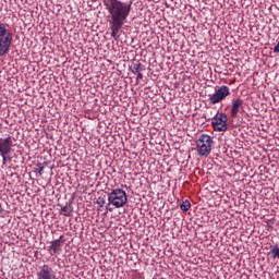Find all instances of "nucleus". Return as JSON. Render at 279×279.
I'll return each instance as SVG.
<instances>
[{
	"label": "nucleus",
	"instance_id": "20",
	"mask_svg": "<svg viewBox=\"0 0 279 279\" xmlns=\"http://www.w3.org/2000/svg\"><path fill=\"white\" fill-rule=\"evenodd\" d=\"M62 279H71V272L69 270H64Z\"/></svg>",
	"mask_w": 279,
	"mask_h": 279
},
{
	"label": "nucleus",
	"instance_id": "11",
	"mask_svg": "<svg viewBox=\"0 0 279 279\" xmlns=\"http://www.w3.org/2000/svg\"><path fill=\"white\" fill-rule=\"evenodd\" d=\"M5 36H12V33L8 31L5 24L0 23V38H5Z\"/></svg>",
	"mask_w": 279,
	"mask_h": 279
},
{
	"label": "nucleus",
	"instance_id": "3",
	"mask_svg": "<svg viewBox=\"0 0 279 279\" xmlns=\"http://www.w3.org/2000/svg\"><path fill=\"white\" fill-rule=\"evenodd\" d=\"M108 202L114 208H123L128 204V193L122 189H114L108 194Z\"/></svg>",
	"mask_w": 279,
	"mask_h": 279
},
{
	"label": "nucleus",
	"instance_id": "13",
	"mask_svg": "<svg viewBox=\"0 0 279 279\" xmlns=\"http://www.w3.org/2000/svg\"><path fill=\"white\" fill-rule=\"evenodd\" d=\"M45 171V163H37L35 168L36 178H40Z\"/></svg>",
	"mask_w": 279,
	"mask_h": 279
},
{
	"label": "nucleus",
	"instance_id": "1",
	"mask_svg": "<svg viewBox=\"0 0 279 279\" xmlns=\"http://www.w3.org/2000/svg\"><path fill=\"white\" fill-rule=\"evenodd\" d=\"M106 10L109 12L108 23L111 29V37L114 40L121 38V29L128 23L130 12H132V3L121 0H102Z\"/></svg>",
	"mask_w": 279,
	"mask_h": 279
},
{
	"label": "nucleus",
	"instance_id": "16",
	"mask_svg": "<svg viewBox=\"0 0 279 279\" xmlns=\"http://www.w3.org/2000/svg\"><path fill=\"white\" fill-rule=\"evenodd\" d=\"M96 204H97L100 208H104V206H106V198L102 197V196H99V197L96 199Z\"/></svg>",
	"mask_w": 279,
	"mask_h": 279
},
{
	"label": "nucleus",
	"instance_id": "7",
	"mask_svg": "<svg viewBox=\"0 0 279 279\" xmlns=\"http://www.w3.org/2000/svg\"><path fill=\"white\" fill-rule=\"evenodd\" d=\"M13 35H7L0 38V58L10 53V47H12Z\"/></svg>",
	"mask_w": 279,
	"mask_h": 279
},
{
	"label": "nucleus",
	"instance_id": "19",
	"mask_svg": "<svg viewBox=\"0 0 279 279\" xmlns=\"http://www.w3.org/2000/svg\"><path fill=\"white\" fill-rule=\"evenodd\" d=\"M1 157H2V165H5L8 160L9 162L12 161V157H8V155L1 156Z\"/></svg>",
	"mask_w": 279,
	"mask_h": 279
},
{
	"label": "nucleus",
	"instance_id": "10",
	"mask_svg": "<svg viewBox=\"0 0 279 279\" xmlns=\"http://www.w3.org/2000/svg\"><path fill=\"white\" fill-rule=\"evenodd\" d=\"M243 111V100L241 98L233 99L231 106V117L232 119H236L239 112Z\"/></svg>",
	"mask_w": 279,
	"mask_h": 279
},
{
	"label": "nucleus",
	"instance_id": "21",
	"mask_svg": "<svg viewBox=\"0 0 279 279\" xmlns=\"http://www.w3.org/2000/svg\"><path fill=\"white\" fill-rule=\"evenodd\" d=\"M137 77H136V82L138 83L140 80H143V73L138 72L136 73Z\"/></svg>",
	"mask_w": 279,
	"mask_h": 279
},
{
	"label": "nucleus",
	"instance_id": "17",
	"mask_svg": "<svg viewBox=\"0 0 279 279\" xmlns=\"http://www.w3.org/2000/svg\"><path fill=\"white\" fill-rule=\"evenodd\" d=\"M270 254H271L272 258H279V246L271 248Z\"/></svg>",
	"mask_w": 279,
	"mask_h": 279
},
{
	"label": "nucleus",
	"instance_id": "22",
	"mask_svg": "<svg viewBox=\"0 0 279 279\" xmlns=\"http://www.w3.org/2000/svg\"><path fill=\"white\" fill-rule=\"evenodd\" d=\"M274 53H279V41H278V44L274 47Z\"/></svg>",
	"mask_w": 279,
	"mask_h": 279
},
{
	"label": "nucleus",
	"instance_id": "23",
	"mask_svg": "<svg viewBox=\"0 0 279 279\" xmlns=\"http://www.w3.org/2000/svg\"><path fill=\"white\" fill-rule=\"evenodd\" d=\"M0 217H3V206L0 204Z\"/></svg>",
	"mask_w": 279,
	"mask_h": 279
},
{
	"label": "nucleus",
	"instance_id": "6",
	"mask_svg": "<svg viewBox=\"0 0 279 279\" xmlns=\"http://www.w3.org/2000/svg\"><path fill=\"white\" fill-rule=\"evenodd\" d=\"M12 147H14L12 136L0 137V156H10L12 154Z\"/></svg>",
	"mask_w": 279,
	"mask_h": 279
},
{
	"label": "nucleus",
	"instance_id": "14",
	"mask_svg": "<svg viewBox=\"0 0 279 279\" xmlns=\"http://www.w3.org/2000/svg\"><path fill=\"white\" fill-rule=\"evenodd\" d=\"M180 209H181L183 213H189V210H191V202L184 201V202L181 204Z\"/></svg>",
	"mask_w": 279,
	"mask_h": 279
},
{
	"label": "nucleus",
	"instance_id": "12",
	"mask_svg": "<svg viewBox=\"0 0 279 279\" xmlns=\"http://www.w3.org/2000/svg\"><path fill=\"white\" fill-rule=\"evenodd\" d=\"M131 69L134 75H136V73H141L142 71H145V68H143V64L141 62L134 63Z\"/></svg>",
	"mask_w": 279,
	"mask_h": 279
},
{
	"label": "nucleus",
	"instance_id": "9",
	"mask_svg": "<svg viewBox=\"0 0 279 279\" xmlns=\"http://www.w3.org/2000/svg\"><path fill=\"white\" fill-rule=\"evenodd\" d=\"M63 246L64 242H62V236L60 238V240L52 241L48 250L50 256H57V254H60V252H62Z\"/></svg>",
	"mask_w": 279,
	"mask_h": 279
},
{
	"label": "nucleus",
	"instance_id": "18",
	"mask_svg": "<svg viewBox=\"0 0 279 279\" xmlns=\"http://www.w3.org/2000/svg\"><path fill=\"white\" fill-rule=\"evenodd\" d=\"M71 246L69 244H65V259L71 260V253H70Z\"/></svg>",
	"mask_w": 279,
	"mask_h": 279
},
{
	"label": "nucleus",
	"instance_id": "5",
	"mask_svg": "<svg viewBox=\"0 0 279 279\" xmlns=\"http://www.w3.org/2000/svg\"><path fill=\"white\" fill-rule=\"evenodd\" d=\"M230 95V87L227 85H221L215 89V93L209 97V104L216 106V104H221Z\"/></svg>",
	"mask_w": 279,
	"mask_h": 279
},
{
	"label": "nucleus",
	"instance_id": "8",
	"mask_svg": "<svg viewBox=\"0 0 279 279\" xmlns=\"http://www.w3.org/2000/svg\"><path fill=\"white\" fill-rule=\"evenodd\" d=\"M37 279H56V272L49 265H44L37 272Z\"/></svg>",
	"mask_w": 279,
	"mask_h": 279
},
{
	"label": "nucleus",
	"instance_id": "2",
	"mask_svg": "<svg viewBox=\"0 0 279 279\" xmlns=\"http://www.w3.org/2000/svg\"><path fill=\"white\" fill-rule=\"evenodd\" d=\"M215 145V140L208 134H201L198 141H196V153L201 158H208L210 151H213V146Z\"/></svg>",
	"mask_w": 279,
	"mask_h": 279
},
{
	"label": "nucleus",
	"instance_id": "15",
	"mask_svg": "<svg viewBox=\"0 0 279 279\" xmlns=\"http://www.w3.org/2000/svg\"><path fill=\"white\" fill-rule=\"evenodd\" d=\"M61 214L64 215L65 217H71V205L62 207Z\"/></svg>",
	"mask_w": 279,
	"mask_h": 279
},
{
	"label": "nucleus",
	"instance_id": "4",
	"mask_svg": "<svg viewBox=\"0 0 279 279\" xmlns=\"http://www.w3.org/2000/svg\"><path fill=\"white\" fill-rule=\"evenodd\" d=\"M211 128L214 132H228V116L226 113L218 112L211 119Z\"/></svg>",
	"mask_w": 279,
	"mask_h": 279
}]
</instances>
